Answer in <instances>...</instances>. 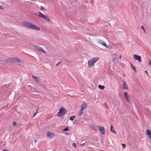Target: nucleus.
<instances>
[{"label":"nucleus","instance_id":"obj_1","mask_svg":"<svg viewBox=\"0 0 151 151\" xmlns=\"http://www.w3.org/2000/svg\"><path fill=\"white\" fill-rule=\"evenodd\" d=\"M23 24L27 28H29L32 29L37 30H40V27L35 25L31 23L27 22H23Z\"/></svg>","mask_w":151,"mask_h":151},{"label":"nucleus","instance_id":"obj_2","mask_svg":"<svg viewBox=\"0 0 151 151\" xmlns=\"http://www.w3.org/2000/svg\"><path fill=\"white\" fill-rule=\"evenodd\" d=\"M99 59L98 57H94L91 60L88 61V66L89 68H91L94 66V64Z\"/></svg>","mask_w":151,"mask_h":151},{"label":"nucleus","instance_id":"obj_3","mask_svg":"<svg viewBox=\"0 0 151 151\" xmlns=\"http://www.w3.org/2000/svg\"><path fill=\"white\" fill-rule=\"evenodd\" d=\"M66 113L67 111L65 109L64 107L61 108L58 112L57 115L59 116H60L62 114H65Z\"/></svg>","mask_w":151,"mask_h":151},{"label":"nucleus","instance_id":"obj_4","mask_svg":"<svg viewBox=\"0 0 151 151\" xmlns=\"http://www.w3.org/2000/svg\"><path fill=\"white\" fill-rule=\"evenodd\" d=\"M99 130L101 132V133L103 135L105 134V129L104 127L102 126H98Z\"/></svg>","mask_w":151,"mask_h":151},{"label":"nucleus","instance_id":"obj_5","mask_svg":"<svg viewBox=\"0 0 151 151\" xmlns=\"http://www.w3.org/2000/svg\"><path fill=\"white\" fill-rule=\"evenodd\" d=\"M133 58L136 60H137L139 62H141L142 60V58L140 56L136 54H134L133 55Z\"/></svg>","mask_w":151,"mask_h":151},{"label":"nucleus","instance_id":"obj_6","mask_svg":"<svg viewBox=\"0 0 151 151\" xmlns=\"http://www.w3.org/2000/svg\"><path fill=\"white\" fill-rule=\"evenodd\" d=\"M55 136V134L54 133H51L50 132H47V136L50 138L53 139Z\"/></svg>","mask_w":151,"mask_h":151},{"label":"nucleus","instance_id":"obj_7","mask_svg":"<svg viewBox=\"0 0 151 151\" xmlns=\"http://www.w3.org/2000/svg\"><path fill=\"white\" fill-rule=\"evenodd\" d=\"M34 47H35L37 50H40L41 52L43 53H46V51L44 50L41 47L36 45H33Z\"/></svg>","mask_w":151,"mask_h":151},{"label":"nucleus","instance_id":"obj_8","mask_svg":"<svg viewBox=\"0 0 151 151\" xmlns=\"http://www.w3.org/2000/svg\"><path fill=\"white\" fill-rule=\"evenodd\" d=\"M87 105L86 104V103H85L84 102H83L82 103V104L81 105V109L83 110L84 109H85L87 108Z\"/></svg>","mask_w":151,"mask_h":151},{"label":"nucleus","instance_id":"obj_9","mask_svg":"<svg viewBox=\"0 0 151 151\" xmlns=\"http://www.w3.org/2000/svg\"><path fill=\"white\" fill-rule=\"evenodd\" d=\"M146 134L149 136V138L150 139H151V132L149 129H147L146 130Z\"/></svg>","mask_w":151,"mask_h":151},{"label":"nucleus","instance_id":"obj_10","mask_svg":"<svg viewBox=\"0 0 151 151\" xmlns=\"http://www.w3.org/2000/svg\"><path fill=\"white\" fill-rule=\"evenodd\" d=\"M13 61L15 62H18L21 63L22 62V60H20L19 59L17 58H13Z\"/></svg>","mask_w":151,"mask_h":151},{"label":"nucleus","instance_id":"obj_11","mask_svg":"<svg viewBox=\"0 0 151 151\" xmlns=\"http://www.w3.org/2000/svg\"><path fill=\"white\" fill-rule=\"evenodd\" d=\"M97 42L98 43L100 44H101L102 45H105V43L103 41H102L100 39L98 40Z\"/></svg>","mask_w":151,"mask_h":151},{"label":"nucleus","instance_id":"obj_12","mask_svg":"<svg viewBox=\"0 0 151 151\" xmlns=\"http://www.w3.org/2000/svg\"><path fill=\"white\" fill-rule=\"evenodd\" d=\"M124 95L125 97V98L126 99L127 101L128 102H129V100H128V96H128L127 93L126 92H124Z\"/></svg>","mask_w":151,"mask_h":151},{"label":"nucleus","instance_id":"obj_13","mask_svg":"<svg viewBox=\"0 0 151 151\" xmlns=\"http://www.w3.org/2000/svg\"><path fill=\"white\" fill-rule=\"evenodd\" d=\"M43 18L45 20L47 21L48 22H50V19L47 16H46L45 15L44 16Z\"/></svg>","mask_w":151,"mask_h":151},{"label":"nucleus","instance_id":"obj_14","mask_svg":"<svg viewBox=\"0 0 151 151\" xmlns=\"http://www.w3.org/2000/svg\"><path fill=\"white\" fill-rule=\"evenodd\" d=\"M36 83L40 84L41 83V80L39 78L35 81Z\"/></svg>","mask_w":151,"mask_h":151},{"label":"nucleus","instance_id":"obj_15","mask_svg":"<svg viewBox=\"0 0 151 151\" xmlns=\"http://www.w3.org/2000/svg\"><path fill=\"white\" fill-rule=\"evenodd\" d=\"M83 109H81L80 110L79 113H78V115L79 116H81L83 114Z\"/></svg>","mask_w":151,"mask_h":151},{"label":"nucleus","instance_id":"obj_16","mask_svg":"<svg viewBox=\"0 0 151 151\" xmlns=\"http://www.w3.org/2000/svg\"><path fill=\"white\" fill-rule=\"evenodd\" d=\"M39 16L43 18L44 15L41 12H38Z\"/></svg>","mask_w":151,"mask_h":151},{"label":"nucleus","instance_id":"obj_17","mask_svg":"<svg viewBox=\"0 0 151 151\" xmlns=\"http://www.w3.org/2000/svg\"><path fill=\"white\" fill-rule=\"evenodd\" d=\"M113 62H114V63H115V61H116V55H115V54H113Z\"/></svg>","mask_w":151,"mask_h":151},{"label":"nucleus","instance_id":"obj_18","mask_svg":"<svg viewBox=\"0 0 151 151\" xmlns=\"http://www.w3.org/2000/svg\"><path fill=\"white\" fill-rule=\"evenodd\" d=\"M98 87L100 89L102 90H103L105 88V87L104 86L101 85H99Z\"/></svg>","mask_w":151,"mask_h":151},{"label":"nucleus","instance_id":"obj_19","mask_svg":"<svg viewBox=\"0 0 151 151\" xmlns=\"http://www.w3.org/2000/svg\"><path fill=\"white\" fill-rule=\"evenodd\" d=\"M113 127L112 125H111V131L112 132H114L115 133H116V132L115 130H113Z\"/></svg>","mask_w":151,"mask_h":151},{"label":"nucleus","instance_id":"obj_20","mask_svg":"<svg viewBox=\"0 0 151 151\" xmlns=\"http://www.w3.org/2000/svg\"><path fill=\"white\" fill-rule=\"evenodd\" d=\"M75 116H71L70 117V120L71 121H73V120L74 119H75Z\"/></svg>","mask_w":151,"mask_h":151},{"label":"nucleus","instance_id":"obj_21","mask_svg":"<svg viewBox=\"0 0 151 151\" xmlns=\"http://www.w3.org/2000/svg\"><path fill=\"white\" fill-rule=\"evenodd\" d=\"M131 67L132 68L133 70L135 71V73H136L137 72V71H136V68L134 67L133 65L132 64H131Z\"/></svg>","mask_w":151,"mask_h":151},{"label":"nucleus","instance_id":"obj_22","mask_svg":"<svg viewBox=\"0 0 151 151\" xmlns=\"http://www.w3.org/2000/svg\"><path fill=\"white\" fill-rule=\"evenodd\" d=\"M122 86L124 89H127L126 87L127 86L124 83H123Z\"/></svg>","mask_w":151,"mask_h":151},{"label":"nucleus","instance_id":"obj_23","mask_svg":"<svg viewBox=\"0 0 151 151\" xmlns=\"http://www.w3.org/2000/svg\"><path fill=\"white\" fill-rule=\"evenodd\" d=\"M68 130H69V128H68V127H67L65 128L64 129H63V132H65V131H68Z\"/></svg>","mask_w":151,"mask_h":151},{"label":"nucleus","instance_id":"obj_24","mask_svg":"<svg viewBox=\"0 0 151 151\" xmlns=\"http://www.w3.org/2000/svg\"><path fill=\"white\" fill-rule=\"evenodd\" d=\"M40 9L42 10H45V8L42 6L40 7Z\"/></svg>","mask_w":151,"mask_h":151},{"label":"nucleus","instance_id":"obj_25","mask_svg":"<svg viewBox=\"0 0 151 151\" xmlns=\"http://www.w3.org/2000/svg\"><path fill=\"white\" fill-rule=\"evenodd\" d=\"M103 46L105 47L106 48H109V46L108 45H106L105 43V45H104Z\"/></svg>","mask_w":151,"mask_h":151},{"label":"nucleus","instance_id":"obj_26","mask_svg":"<svg viewBox=\"0 0 151 151\" xmlns=\"http://www.w3.org/2000/svg\"><path fill=\"white\" fill-rule=\"evenodd\" d=\"M122 146L123 148H124L126 147V145L125 144H122Z\"/></svg>","mask_w":151,"mask_h":151},{"label":"nucleus","instance_id":"obj_27","mask_svg":"<svg viewBox=\"0 0 151 151\" xmlns=\"http://www.w3.org/2000/svg\"><path fill=\"white\" fill-rule=\"evenodd\" d=\"M141 28L142 29H143V30L145 32H145V29H144V27H143V26H141Z\"/></svg>","mask_w":151,"mask_h":151},{"label":"nucleus","instance_id":"obj_28","mask_svg":"<svg viewBox=\"0 0 151 151\" xmlns=\"http://www.w3.org/2000/svg\"><path fill=\"white\" fill-rule=\"evenodd\" d=\"M32 77L35 79V80H36L38 78V77H35V76H32Z\"/></svg>","mask_w":151,"mask_h":151},{"label":"nucleus","instance_id":"obj_29","mask_svg":"<svg viewBox=\"0 0 151 151\" xmlns=\"http://www.w3.org/2000/svg\"><path fill=\"white\" fill-rule=\"evenodd\" d=\"M62 62V61H60V62H59L58 63H57L56 65V66H58L59 65L60 63H61Z\"/></svg>","mask_w":151,"mask_h":151},{"label":"nucleus","instance_id":"obj_30","mask_svg":"<svg viewBox=\"0 0 151 151\" xmlns=\"http://www.w3.org/2000/svg\"><path fill=\"white\" fill-rule=\"evenodd\" d=\"M72 146L73 147H76V145L75 143H73L72 145Z\"/></svg>","mask_w":151,"mask_h":151},{"label":"nucleus","instance_id":"obj_31","mask_svg":"<svg viewBox=\"0 0 151 151\" xmlns=\"http://www.w3.org/2000/svg\"><path fill=\"white\" fill-rule=\"evenodd\" d=\"M37 114V112H35L33 115V117H34Z\"/></svg>","mask_w":151,"mask_h":151},{"label":"nucleus","instance_id":"obj_32","mask_svg":"<svg viewBox=\"0 0 151 151\" xmlns=\"http://www.w3.org/2000/svg\"><path fill=\"white\" fill-rule=\"evenodd\" d=\"M149 64L151 66V60L150 59H149Z\"/></svg>","mask_w":151,"mask_h":151},{"label":"nucleus","instance_id":"obj_33","mask_svg":"<svg viewBox=\"0 0 151 151\" xmlns=\"http://www.w3.org/2000/svg\"><path fill=\"white\" fill-rule=\"evenodd\" d=\"M85 144V143H83L81 144H80V145L81 146H83V145H84Z\"/></svg>","mask_w":151,"mask_h":151},{"label":"nucleus","instance_id":"obj_34","mask_svg":"<svg viewBox=\"0 0 151 151\" xmlns=\"http://www.w3.org/2000/svg\"><path fill=\"white\" fill-rule=\"evenodd\" d=\"M13 124L14 126H15V125H16L17 124V123L15 122H14L13 123Z\"/></svg>","mask_w":151,"mask_h":151},{"label":"nucleus","instance_id":"obj_35","mask_svg":"<svg viewBox=\"0 0 151 151\" xmlns=\"http://www.w3.org/2000/svg\"><path fill=\"white\" fill-rule=\"evenodd\" d=\"M3 151H8V150L7 149H5L3 150Z\"/></svg>","mask_w":151,"mask_h":151},{"label":"nucleus","instance_id":"obj_36","mask_svg":"<svg viewBox=\"0 0 151 151\" xmlns=\"http://www.w3.org/2000/svg\"><path fill=\"white\" fill-rule=\"evenodd\" d=\"M145 72L146 73V74H147V75H148V73L147 70L145 71Z\"/></svg>","mask_w":151,"mask_h":151},{"label":"nucleus","instance_id":"obj_37","mask_svg":"<svg viewBox=\"0 0 151 151\" xmlns=\"http://www.w3.org/2000/svg\"><path fill=\"white\" fill-rule=\"evenodd\" d=\"M39 109V107H38L36 110V112H37Z\"/></svg>","mask_w":151,"mask_h":151},{"label":"nucleus","instance_id":"obj_38","mask_svg":"<svg viewBox=\"0 0 151 151\" xmlns=\"http://www.w3.org/2000/svg\"><path fill=\"white\" fill-rule=\"evenodd\" d=\"M3 9V8H2L1 6L0 5V9Z\"/></svg>","mask_w":151,"mask_h":151},{"label":"nucleus","instance_id":"obj_39","mask_svg":"<svg viewBox=\"0 0 151 151\" xmlns=\"http://www.w3.org/2000/svg\"><path fill=\"white\" fill-rule=\"evenodd\" d=\"M121 55H120V56L119 57V58L121 59Z\"/></svg>","mask_w":151,"mask_h":151},{"label":"nucleus","instance_id":"obj_40","mask_svg":"<svg viewBox=\"0 0 151 151\" xmlns=\"http://www.w3.org/2000/svg\"><path fill=\"white\" fill-rule=\"evenodd\" d=\"M36 141H37V140H35V142H36Z\"/></svg>","mask_w":151,"mask_h":151},{"label":"nucleus","instance_id":"obj_41","mask_svg":"<svg viewBox=\"0 0 151 151\" xmlns=\"http://www.w3.org/2000/svg\"><path fill=\"white\" fill-rule=\"evenodd\" d=\"M66 134H68V133H65Z\"/></svg>","mask_w":151,"mask_h":151},{"label":"nucleus","instance_id":"obj_42","mask_svg":"<svg viewBox=\"0 0 151 151\" xmlns=\"http://www.w3.org/2000/svg\"><path fill=\"white\" fill-rule=\"evenodd\" d=\"M83 151H86L85 150H83Z\"/></svg>","mask_w":151,"mask_h":151},{"label":"nucleus","instance_id":"obj_43","mask_svg":"<svg viewBox=\"0 0 151 151\" xmlns=\"http://www.w3.org/2000/svg\"><path fill=\"white\" fill-rule=\"evenodd\" d=\"M79 151L78 150V151Z\"/></svg>","mask_w":151,"mask_h":151}]
</instances>
